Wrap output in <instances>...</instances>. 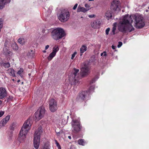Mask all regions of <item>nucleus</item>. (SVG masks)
<instances>
[{
    "mask_svg": "<svg viewBox=\"0 0 149 149\" xmlns=\"http://www.w3.org/2000/svg\"><path fill=\"white\" fill-rule=\"evenodd\" d=\"M3 22L0 19V28H2L3 26Z\"/></svg>",
    "mask_w": 149,
    "mask_h": 149,
    "instance_id": "79ce46f5",
    "label": "nucleus"
},
{
    "mask_svg": "<svg viewBox=\"0 0 149 149\" xmlns=\"http://www.w3.org/2000/svg\"><path fill=\"white\" fill-rule=\"evenodd\" d=\"M59 49V47L58 45H55L53 48L52 52L56 54Z\"/></svg>",
    "mask_w": 149,
    "mask_h": 149,
    "instance_id": "393cba45",
    "label": "nucleus"
},
{
    "mask_svg": "<svg viewBox=\"0 0 149 149\" xmlns=\"http://www.w3.org/2000/svg\"><path fill=\"white\" fill-rule=\"evenodd\" d=\"M56 145L58 147L60 146L59 144V143L58 142H57L56 141Z\"/></svg>",
    "mask_w": 149,
    "mask_h": 149,
    "instance_id": "a18cd8bd",
    "label": "nucleus"
},
{
    "mask_svg": "<svg viewBox=\"0 0 149 149\" xmlns=\"http://www.w3.org/2000/svg\"><path fill=\"white\" fill-rule=\"evenodd\" d=\"M70 15L68 11L64 10H62L58 16L59 20L62 22L67 21L70 18Z\"/></svg>",
    "mask_w": 149,
    "mask_h": 149,
    "instance_id": "39448f33",
    "label": "nucleus"
},
{
    "mask_svg": "<svg viewBox=\"0 0 149 149\" xmlns=\"http://www.w3.org/2000/svg\"><path fill=\"white\" fill-rule=\"evenodd\" d=\"M45 110L44 107H40L35 113V118L36 120H38L41 119L44 116Z\"/></svg>",
    "mask_w": 149,
    "mask_h": 149,
    "instance_id": "0eeeda50",
    "label": "nucleus"
},
{
    "mask_svg": "<svg viewBox=\"0 0 149 149\" xmlns=\"http://www.w3.org/2000/svg\"><path fill=\"white\" fill-rule=\"evenodd\" d=\"M147 10H146V11H147Z\"/></svg>",
    "mask_w": 149,
    "mask_h": 149,
    "instance_id": "e2e57ef3",
    "label": "nucleus"
},
{
    "mask_svg": "<svg viewBox=\"0 0 149 149\" xmlns=\"http://www.w3.org/2000/svg\"><path fill=\"white\" fill-rule=\"evenodd\" d=\"M8 42H9L8 41L6 40L5 43H4V47L7 48V45H8Z\"/></svg>",
    "mask_w": 149,
    "mask_h": 149,
    "instance_id": "c9c22d12",
    "label": "nucleus"
},
{
    "mask_svg": "<svg viewBox=\"0 0 149 149\" xmlns=\"http://www.w3.org/2000/svg\"><path fill=\"white\" fill-rule=\"evenodd\" d=\"M24 128V127H22L18 135L19 140L20 142H22L25 140L26 135L29 131Z\"/></svg>",
    "mask_w": 149,
    "mask_h": 149,
    "instance_id": "1a4fd4ad",
    "label": "nucleus"
},
{
    "mask_svg": "<svg viewBox=\"0 0 149 149\" xmlns=\"http://www.w3.org/2000/svg\"><path fill=\"white\" fill-rule=\"evenodd\" d=\"M11 47L15 50H17L18 49V46L17 44L15 42H14L12 45Z\"/></svg>",
    "mask_w": 149,
    "mask_h": 149,
    "instance_id": "cd10ccee",
    "label": "nucleus"
},
{
    "mask_svg": "<svg viewBox=\"0 0 149 149\" xmlns=\"http://www.w3.org/2000/svg\"><path fill=\"white\" fill-rule=\"evenodd\" d=\"M2 103V101L1 100H0V105Z\"/></svg>",
    "mask_w": 149,
    "mask_h": 149,
    "instance_id": "3c124183",
    "label": "nucleus"
},
{
    "mask_svg": "<svg viewBox=\"0 0 149 149\" xmlns=\"http://www.w3.org/2000/svg\"><path fill=\"white\" fill-rule=\"evenodd\" d=\"M103 53H101V56H103Z\"/></svg>",
    "mask_w": 149,
    "mask_h": 149,
    "instance_id": "603ef678",
    "label": "nucleus"
},
{
    "mask_svg": "<svg viewBox=\"0 0 149 149\" xmlns=\"http://www.w3.org/2000/svg\"><path fill=\"white\" fill-rule=\"evenodd\" d=\"M72 131L74 132H79L81 129L80 120L79 119H73L71 122Z\"/></svg>",
    "mask_w": 149,
    "mask_h": 149,
    "instance_id": "423d86ee",
    "label": "nucleus"
},
{
    "mask_svg": "<svg viewBox=\"0 0 149 149\" xmlns=\"http://www.w3.org/2000/svg\"><path fill=\"white\" fill-rule=\"evenodd\" d=\"M22 84H23V82H22Z\"/></svg>",
    "mask_w": 149,
    "mask_h": 149,
    "instance_id": "052dcab7",
    "label": "nucleus"
},
{
    "mask_svg": "<svg viewBox=\"0 0 149 149\" xmlns=\"http://www.w3.org/2000/svg\"><path fill=\"white\" fill-rule=\"evenodd\" d=\"M56 132L57 134V135H58V136H59V135H60V134L61 133V132L60 131L59 132H56Z\"/></svg>",
    "mask_w": 149,
    "mask_h": 149,
    "instance_id": "8fccbe9b",
    "label": "nucleus"
},
{
    "mask_svg": "<svg viewBox=\"0 0 149 149\" xmlns=\"http://www.w3.org/2000/svg\"><path fill=\"white\" fill-rule=\"evenodd\" d=\"M89 1H93V0H89Z\"/></svg>",
    "mask_w": 149,
    "mask_h": 149,
    "instance_id": "bf43d9fd",
    "label": "nucleus"
},
{
    "mask_svg": "<svg viewBox=\"0 0 149 149\" xmlns=\"http://www.w3.org/2000/svg\"><path fill=\"white\" fill-rule=\"evenodd\" d=\"M3 53L6 55L10 54L11 53V52L8 49L7 47L6 48L4 47L3 48Z\"/></svg>",
    "mask_w": 149,
    "mask_h": 149,
    "instance_id": "bb28decb",
    "label": "nucleus"
},
{
    "mask_svg": "<svg viewBox=\"0 0 149 149\" xmlns=\"http://www.w3.org/2000/svg\"><path fill=\"white\" fill-rule=\"evenodd\" d=\"M134 26L137 29H141L143 27L145 23L143 17L141 15H137L135 19Z\"/></svg>",
    "mask_w": 149,
    "mask_h": 149,
    "instance_id": "20e7f679",
    "label": "nucleus"
},
{
    "mask_svg": "<svg viewBox=\"0 0 149 149\" xmlns=\"http://www.w3.org/2000/svg\"><path fill=\"white\" fill-rule=\"evenodd\" d=\"M49 109L52 112H55L57 109V104L56 101L54 99H51L49 102Z\"/></svg>",
    "mask_w": 149,
    "mask_h": 149,
    "instance_id": "9d476101",
    "label": "nucleus"
},
{
    "mask_svg": "<svg viewBox=\"0 0 149 149\" xmlns=\"http://www.w3.org/2000/svg\"><path fill=\"white\" fill-rule=\"evenodd\" d=\"M119 3L118 1L116 0L114 1L112 3L111 9L113 12L117 13L120 10L118 7Z\"/></svg>",
    "mask_w": 149,
    "mask_h": 149,
    "instance_id": "9b49d317",
    "label": "nucleus"
},
{
    "mask_svg": "<svg viewBox=\"0 0 149 149\" xmlns=\"http://www.w3.org/2000/svg\"><path fill=\"white\" fill-rule=\"evenodd\" d=\"M103 56H107V54L106 52H103Z\"/></svg>",
    "mask_w": 149,
    "mask_h": 149,
    "instance_id": "49530a36",
    "label": "nucleus"
},
{
    "mask_svg": "<svg viewBox=\"0 0 149 149\" xmlns=\"http://www.w3.org/2000/svg\"><path fill=\"white\" fill-rule=\"evenodd\" d=\"M101 24L100 21L97 20L94 21L91 23V26L93 28H97L99 26H100Z\"/></svg>",
    "mask_w": 149,
    "mask_h": 149,
    "instance_id": "a211bd4d",
    "label": "nucleus"
},
{
    "mask_svg": "<svg viewBox=\"0 0 149 149\" xmlns=\"http://www.w3.org/2000/svg\"><path fill=\"white\" fill-rule=\"evenodd\" d=\"M23 72V70L22 68H20L19 70L17 72V74H19L20 76L22 75V74Z\"/></svg>",
    "mask_w": 149,
    "mask_h": 149,
    "instance_id": "7c9ffc66",
    "label": "nucleus"
},
{
    "mask_svg": "<svg viewBox=\"0 0 149 149\" xmlns=\"http://www.w3.org/2000/svg\"><path fill=\"white\" fill-rule=\"evenodd\" d=\"M49 45H46L45 47V49L46 50V49H47L49 48Z\"/></svg>",
    "mask_w": 149,
    "mask_h": 149,
    "instance_id": "de8ad7c7",
    "label": "nucleus"
},
{
    "mask_svg": "<svg viewBox=\"0 0 149 149\" xmlns=\"http://www.w3.org/2000/svg\"><path fill=\"white\" fill-rule=\"evenodd\" d=\"M3 65L5 68H9L10 67V64L9 63H4Z\"/></svg>",
    "mask_w": 149,
    "mask_h": 149,
    "instance_id": "c756f323",
    "label": "nucleus"
},
{
    "mask_svg": "<svg viewBox=\"0 0 149 149\" xmlns=\"http://www.w3.org/2000/svg\"><path fill=\"white\" fill-rule=\"evenodd\" d=\"M7 93L5 88H0V99H3L6 96Z\"/></svg>",
    "mask_w": 149,
    "mask_h": 149,
    "instance_id": "2eb2a0df",
    "label": "nucleus"
},
{
    "mask_svg": "<svg viewBox=\"0 0 149 149\" xmlns=\"http://www.w3.org/2000/svg\"><path fill=\"white\" fill-rule=\"evenodd\" d=\"M81 71L82 76H84L87 75L89 72L88 66L87 65L84 64L81 68Z\"/></svg>",
    "mask_w": 149,
    "mask_h": 149,
    "instance_id": "ddd939ff",
    "label": "nucleus"
},
{
    "mask_svg": "<svg viewBox=\"0 0 149 149\" xmlns=\"http://www.w3.org/2000/svg\"><path fill=\"white\" fill-rule=\"evenodd\" d=\"M12 80L13 81H14L15 80L14 79H12Z\"/></svg>",
    "mask_w": 149,
    "mask_h": 149,
    "instance_id": "13d9d810",
    "label": "nucleus"
},
{
    "mask_svg": "<svg viewBox=\"0 0 149 149\" xmlns=\"http://www.w3.org/2000/svg\"><path fill=\"white\" fill-rule=\"evenodd\" d=\"M77 5L78 4L77 3L76 4L73 8V9L75 10L77 8Z\"/></svg>",
    "mask_w": 149,
    "mask_h": 149,
    "instance_id": "37998d69",
    "label": "nucleus"
},
{
    "mask_svg": "<svg viewBox=\"0 0 149 149\" xmlns=\"http://www.w3.org/2000/svg\"><path fill=\"white\" fill-rule=\"evenodd\" d=\"M8 73L10 76L13 77H15V71L14 69L12 68H9L7 70Z\"/></svg>",
    "mask_w": 149,
    "mask_h": 149,
    "instance_id": "6ab92c4d",
    "label": "nucleus"
},
{
    "mask_svg": "<svg viewBox=\"0 0 149 149\" xmlns=\"http://www.w3.org/2000/svg\"><path fill=\"white\" fill-rule=\"evenodd\" d=\"M56 55V54L52 52L50 53L49 56L47 58L49 61H51L52 58L55 56Z\"/></svg>",
    "mask_w": 149,
    "mask_h": 149,
    "instance_id": "a878e982",
    "label": "nucleus"
},
{
    "mask_svg": "<svg viewBox=\"0 0 149 149\" xmlns=\"http://www.w3.org/2000/svg\"><path fill=\"white\" fill-rule=\"evenodd\" d=\"M53 9V7L52 6H50L48 8L47 10V11L49 12V13H50L52 12V11Z\"/></svg>",
    "mask_w": 149,
    "mask_h": 149,
    "instance_id": "2f4dec72",
    "label": "nucleus"
},
{
    "mask_svg": "<svg viewBox=\"0 0 149 149\" xmlns=\"http://www.w3.org/2000/svg\"><path fill=\"white\" fill-rule=\"evenodd\" d=\"M11 0H0V10L4 7L5 4L9 3Z\"/></svg>",
    "mask_w": 149,
    "mask_h": 149,
    "instance_id": "f3484780",
    "label": "nucleus"
},
{
    "mask_svg": "<svg viewBox=\"0 0 149 149\" xmlns=\"http://www.w3.org/2000/svg\"><path fill=\"white\" fill-rule=\"evenodd\" d=\"M94 87L93 86H91L89 88V92L91 93L92 91H93L94 90Z\"/></svg>",
    "mask_w": 149,
    "mask_h": 149,
    "instance_id": "f704fd0d",
    "label": "nucleus"
},
{
    "mask_svg": "<svg viewBox=\"0 0 149 149\" xmlns=\"http://www.w3.org/2000/svg\"><path fill=\"white\" fill-rule=\"evenodd\" d=\"M111 47L113 49H115L116 47L115 46L112 45L111 46Z\"/></svg>",
    "mask_w": 149,
    "mask_h": 149,
    "instance_id": "09e8293b",
    "label": "nucleus"
},
{
    "mask_svg": "<svg viewBox=\"0 0 149 149\" xmlns=\"http://www.w3.org/2000/svg\"><path fill=\"white\" fill-rule=\"evenodd\" d=\"M20 81V80H18V81H17V82H19Z\"/></svg>",
    "mask_w": 149,
    "mask_h": 149,
    "instance_id": "4d7b16f0",
    "label": "nucleus"
},
{
    "mask_svg": "<svg viewBox=\"0 0 149 149\" xmlns=\"http://www.w3.org/2000/svg\"><path fill=\"white\" fill-rule=\"evenodd\" d=\"M87 95L88 93L87 92L84 91L80 93L78 95V100L80 101H83Z\"/></svg>",
    "mask_w": 149,
    "mask_h": 149,
    "instance_id": "4468645a",
    "label": "nucleus"
},
{
    "mask_svg": "<svg viewBox=\"0 0 149 149\" xmlns=\"http://www.w3.org/2000/svg\"><path fill=\"white\" fill-rule=\"evenodd\" d=\"M26 40L22 38H20L18 40V42L22 45H23L26 42Z\"/></svg>",
    "mask_w": 149,
    "mask_h": 149,
    "instance_id": "5701e85b",
    "label": "nucleus"
},
{
    "mask_svg": "<svg viewBox=\"0 0 149 149\" xmlns=\"http://www.w3.org/2000/svg\"><path fill=\"white\" fill-rule=\"evenodd\" d=\"M46 52V51L45 50L43 51V52H44V53H45V52Z\"/></svg>",
    "mask_w": 149,
    "mask_h": 149,
    "instance_id": "6e6d98bb",
    "label": "nucleus"
},
{
    "mask_svg": "<svg viewBox=\"0 0 149 149\" xmlns=\"http://www.w3.org/2000/svg\"><path fill=\"white\" fill-rule=\"evenodd\" d=\"M90 18H93L95 17V15L94 14H92L91 15H89L88 16Z\"/></svg>",
    "mask_w": 149,
    "mask_h": 149,
    "instance_id": "ea45409f",
    "label": "nucleus"
},
{
    "mask_svg": "<svg viewBox=\"0 0 149 149\" xmlns=\"http://www.w3.org/2000/svg\"><path fill=\"white\" fill-rule=\"evenodd\" d=\"M133 22L131 16L128 15L123 16L118 24L119 30L123 32L127 31L130 32L134 30V28L132 25Z\"/></svg>",
    "mask_w": 149,
    "mask_h": 149,
    "instance_id": "f257e3e1",
    "label": "nucleus"
},
{
    "mask_svg": "<svg viewBox=\"0 0 149 149\" xmlns=\"http://www.w3.org/2000/svg\"><path fill=\"white\" fill-rule=\"evenodd\" d=\"M116 29V26H113L112 28V34H115V31Z\"/></svg>",
    "mask_w": 149,
    "mask_h": 149,
    "instance_id": "72a5a7b5",
    "label": "nucleus"
},
{
    "mask_svg": "<svg viewBox=\"0 0 149 149\" xmlns=\"http://www.w3.org/2000/svg\"><path fill=\"white\" fill-rule=\"evenodd\" d=\"M87 47L86 46L83 45L80 49V52L81 53L80 56L82 55V54L85 52L87 50Z\"/></svg>",
    "mask_w": 149,
    "mask_h": 149,
    "instance_id": "412c9836",
    "label": "nucleus"
},
{
    "mask_svg": "<svg viewBox=\"0 0 149 149\" xmlns=\"http://www.w3.org/2000/svg\"><path fill=\"white\" fill-rule=\"evenodd\" d=\"M78 143L79 144L84 146L85 144V142L84 141V140L82 139H80L78 141Z\"/></svg>",
    "mask_w": 149,
    "mask_h": 149,
    "instance_id": "c85d7f7f",
    "label": "nucleus"
},
{
    "mask_svg": "<svg viewBox=\"0 0 149 149\" xmlns=\"http://www.w3.org/2000/svg\"><path fill=\"white\" fill-rule=\"evenodd\" d=\"M79 70L74 68V70L72 74L69 76V80L70 81H73L74 83H76L78 81V78L79 74L78 73Z\"/></svg>",
    "mask_w": 149,
    "mask_h": 149,
    "instance_id": "6e6552de",
    "label": "nucleus"
},
{
    "mask_svg": "<svg viewBox=\"0 0 149 149\" xmlns=\"http://www.w3.org/2000/svg\"><path fill=\"white\" fill-rule=\"evenodd\" d=\"M50 146L48 142L45 143L43 145L41 149H50Z\"/></svg>",
    "mask_w": 149,
    "mask_h": 149,
    "instance_id": "4be33fe9",
    "label": "nucleus"
},
{
    "mask_svg": "<svg viewBox=\"0 0 149 149\" xmlns=\"http://www.w3.org/2000/svg\"><path fill=\"white\" fill-rule=\"evenodd\" d=\"M148 8L149 9V6L148 7Z\"/></svg>",
    "mask_w": 149,
    "mask_h": 149,
    "instance_id": "680f3d73",
    "label": "nucleus"
},
{
    "mask_svg": "<svg viewBox=\"0 0 149 149\" xmlns=\"http://www.w3.org/2000/svg\"><path fill=\"white\" fill-rule=\"evenodd\" d=\"M105 16L108 19L111 18L112 16L111 12L110 11H107L106 13Z\"/></svg>",
    "mask_w": 149,
    "mask_h": 149,
    "instance_id": "b1692460",
    "label": "nucleus"
},
{
    "mask_svg": "<svg viewBox=\"0 0 149 149\" xmlns=\"http://www.w3.org/2000/svg\"><path fill=\"white\" fill-rule=\"evenodd\" d=\"M77 54V52H74V53L72 54V57L71 58L72 60L73 59L75 56V55H76Z\"/></svg>",
    "mask_w": 149,
    "mask_h": 149,
    "instance_id": "473e14b6",
    "label": "nucleus"
},
{
    "mask_svg": "<svg viewBox=\"0 0 149 149\" xmlns=\"http://www.w3.org/2000/svg\"><path fill=\"white\" fill-rule=\"evenodd\" d=\"M122 45V43L121 42H118V48L120 47Z\"/></svg>",
    "mask_w": 149,
    "mask_h": 149,
    "instance_id": "a19ab883",
    "label": "nucleus"
},
{
    "mask_svg": "<svg viewBox=\"0 0 149 149\" xmlns=\"http://www.w3.org/2000/svg\"><path fill=\"white\" fill-rule=\"evenodd\" d=\"M89 9H86L84 7H81L80 6L78 7L77 9V12H82L84 13H85Z\"/></svg>",
    "mask_w": 149,
    "mask_h": 149,
    "instance_id": "aec40b11",
    "label": "nucleus"
},
{
    "mask_svg": "<svg viewBox=\"0 0 149 149\" xmlns=\"http://www.w3.org/2000/svg\"><path fill=\"white\" fill-rule=\"evenodd\" d=\"M4 113V111H0V118L2 116Z\"/></svg>",
    "mask_w": 149,
    "mask_h": 149,
    "instance_id": "58836bf2",
    "label": "nucleus"
},
{
    "mask_svg": "<svg viewBox=\"0 0 149 149\" xmlns=\"http://www.w3.org/2000/svg\"><path fill=\"white\" fill-rule=\"evenodd\" d=\"M110 29L108 28H107L105 31L106 34L107 35H108L109 34V32L110 31Z\"/></svg>",
    "mask_w": 149,
    "mask_h": 149,
    "instance_id": "e433bc0d",
    "label": "nucleus"
},
{
    "mask_svg": "<svg viewBox=\"0 0 149 149\" xmlns=\"http://www.w3.org/2000/svg\"><path fill=\"white\" fill-rule=\"evenodd\" d=\"M42 133V129L40 127H38L35 132L33 146L36 149H38L40 142V136Z\"/></svg>",
    "mask_w": 149,
    "mask_h": 149,
    "instance_id": "7ed1b4c3",
    "label": "nucleus"
},
{
    "mask_svg": "<svg viewBox=\"0 0 149 149\" xmlns=\"http://www.w3.org/2000/svg\"><path fill=\"white\" fill-rule=\"evenodd\" d=\"M64 36L63 30L61 28H57L54 29L51 33V36L52 38L58 40L62 38Z\"/></svg>",
    "mask_w": 149,
    "mask_h": 149,
    "instance_id": "f03ea898",
    "label": "nucleus"
},
{
    "mask_svg": "<svg viewBox=\"0 0 149 149\" xmlns=\"http://www.w3.org/2000/svg\"><path fill=\"white\" fill-rule=\"evenodd\" d=\"M33 123L32 120L29 118L26 120L23 124L22 127H24V129L29 131L31 128V127Z\"/></svg>",
    "mask_w": 149,
    "mask_h": 149,
    "instance_id": "f8f14e48",
    "label": "nucleus"
},
{
    "mask_svg": "<svg viewBox=\"0 0 149 149\" xmlns=\"http://www.w3.org/2000/svg\"><path fill=\"white\" fill-rule=\"evenodd\" d=\"M85 6L87 8H88V9H89V5L87 4H85Z\"/></svg>",
    "mask_w": 149,
    "mask_h": 149,
    "instance_id": "c03bdc74",
    "label": "nucleus"
},
{
    "mask_svg": "<svg viewBox=\"0 0 149 149\" xmlns=\"http://www.w3.org/2000/svg\"><path fill=\"white\" fill-rule=\"evenodd\" d=\"M10 116H7L5 118H3L0 122V128L4 126L10 118Z\"/></svg>",
    "mask_w": 149,
    "mask_h": 149,
    "instance_id": "dca6fc26",
    "label": "nucleus"
},
{
    "mask_svg": "<svg viewBox=\"0 0 149 149\" xmlns=\"http://www.w3.org/2000/svg\"><path fill=\"white\" fill-rule=\"evenodd\" d=\"M67 121L64 119L63 120V121H62L61 123L63 125H64L67 123Z\"/></svg>",
    "mask_w": 149,
    "mask_h": 149,
    "instance_id": "4c0bfd02",
    "label": "nucleus"
},
{
    "mask_svg": "<svg viewBox=\"0 0 149 149\" xmlns=\"http://www.w3.org/2000/svg\"><path fill=\"white\" fill-rule=\"evenodd\" d=\"M68 138L69 139H71V136H68Z\"/></svg>",
    "mask_w": 149,
    "mask_h": 149,
    "instance_id": "864d4df0",
    "label": "nucleus"
},
{
    "mask_svg": "<svg viewBox=\"0 0 149 149\" xmlns=\"http://www.w3.org/2000/svg\"><path fill=\"white\" fill-rule=\"evenodd\" d=\"M58 149H61V146L58 147Z\"/></svg>",
    "mask_w": 149,
    "mask_h": 149,
    "instance_id": "5fc2aeb1",
    "label": "nucleus"
}]
</instances>
